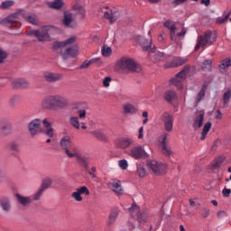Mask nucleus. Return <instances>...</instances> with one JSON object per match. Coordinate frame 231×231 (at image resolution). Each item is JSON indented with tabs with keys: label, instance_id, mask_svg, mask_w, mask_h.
<instances>
[{
	"label": "nucleus",
	"instance_id": "a878e982",
	"mask_svg": "<svg viewBox=\"0 0 231 231\" xmlns=\"http://www.w3.org/2000/svg\"><path fill=\"white\" fill-rule=\"evenodd\" d=\"M76 160L78 164L80 165V167H82L83 169H85V171H88L89 169V158L79 155L76 158Z\"/></svg>",
	"mask_w": 231,
	"mask_h": 231
},
{
	"label": "nucleus",
	"instance_id": "412c9836",
	"mask_svg": "<svg viewBox=\"0 0 231 231\" xmlns=\"http://www.w3.org/2000/svg\"><path fill=\"white\" fill-rule=\"evenodd\" d=\"M203 122H205V112H199L195 118V123L193 124V128L195 131L203 127Z\"/></svg>",
	"mask_w": 231,
	"mask_h": 231
},
{
	"label": "nucleus",
	"instance_id": "393cba45",
	"mask_svg": "<svg viewBox=\"0 0 231 231\" xmlns=\"http://www.w3.org/2000/svg\"><path fill=\"white\" fill-rule=\"evenodd\" d=\"M15 198L18 203H20V205H22L23 207H28V205H30L32 201V197H24L19 193L15 194Z\"/></svg>",
	"mask_w": 231,
	"mask_h": 231
},
{
	"label": "nucleus",
	"instance_id": "49530a36",
	"mask_svg": "<svg viewBox=\"0 0 231 231\" xmlns=\"http://www.w3.org/2000/svg\"><path fill=\"white\" fill-rule=\"evenodd\" d=\"M200 217H202V219H207V217H208V216H210V208L204 207L201 208L200 209Z\"/></svg>",
	"mask_w": 231,
	"mask_h": 231
},
{
	"label": "nucleus",
	"instance_id": "69168bd1",
	"mask_svg": "<svg viewBox=\"0 0 231 231\" xmlns=\"http://www.w3.org/2000/svg\"><path fill=\"white\" fill-rule=\"evenodd\" d=\"M64 42H55L52 45L53 50H59V48L64 47Z\"/></svg>",
	"mask_w": 231,
	"mask_h": 231
},
{
	"label": "nucleus",
	"instance_id": "72a5a7b5",
	"mask_svg": "<svg viewBox=\"0 0 231 231\" xmlns=\"http://www.w3.org/2000/svg\"><path fill=\"white\" fill-rule=\"evenodd\" d=\"M65 154H67V156L69 158H79V156H80V153H79V149H77V147H71L70 149L69 148Z\"/></svg>",
	"mask_w": 231,
	"mask_h": 231
},
{
	"label": "nucleus",
	"instance_id": "4be33fe9",
	"mask_svg": "<svg viewBox=\"0 0 231 231\" xmlns=\"http://www.w3.org/2000/svg\"><path fill=\"white\" fill-rule=\"evenodd\" d=\"M68 98L60 95H56V109H64V107H68Z\"/></svg>",
	"mask_w": 231,
	"mask_h": 231
},
{
	"label": "nucleus",
	"instance_id": "ddd939ff",
	"mask_svg": "<svg viewBox=\"0 0 231 231\" xmlns=\"http://www.w3.org/2000/svg\"><path fill=\"white\" fill-rule=\"evenodd\" d=\"M0 208L3 212H11L12 211V199L6 195L0 197Z\"/></svg>",
	"mask_w": 231,
	"mask_h": 231
},
{
	"label": "nucleus",
	"instance_id": "37998d69",
	"mask_svg": "<svg viewBox=\"0 0 231 231\" xmlns=\"http://www.w3.org/2000/svg\"><path fill=\"white\" fill-rule=\"evenodd\" d=\"M230 98H231V90L229 89L226 91L223 95L224 107H226V106H228V103L230 102Z\"/></svg>",
	"mask_w": 231,
	"mask_h": 231
},
{
	"label": "nucleus",
	"instance_id": "f257e3e1",
	"mask_svg": "<svg viewBox=\"0 0 231 231\" xmlns=\"http://www.w3.org/2000/svg\"><path fill=\"white\" fill-rule=\"evenodd\" d=\"M216 41H217V34L212 32V31H206L203 34L198 36L194 51H198L199 48L207 50V48L212 46Z\"/></svg>",
	"mask_w": 231,
	"mask_h": 231
},
{
	"label": "nucleus",
	"instance_id": "3c124183",
	"mask_svg": "<svg viewBox=\"0 0 231 231\" xmlns=\"http://www.w3.org/2000/svg\"><path fill=\"white\" fill-rule=\"evenodd\" d=\"M223 165V158L218 157L214 160L213 163L211 164L212 169H219Z\"/></svg>",
	"mask_w": 231,
	"mask_h": 231
},
{
	"label": "nucleus",
	"instance_id": "864d4df0",
	"mask_svg": "<svg viewBox=\"0 0 231 231\" xmlns=\"http://www.w3.org/2000/svg\"><path fill=\"white\" fill-rule=\"evenodd\" d=\"M169 56L165 55L163 52H157L154 54L155 60L162 61V60H167Z\"/></svg>",
	"mask_w": 231,
	"mask_h": 231
},
{
	"label": "nucleus",
	"instance_id": "1a4fd4ad",
	"mask_svg": "<svg viewBox=\"0 0 231 231\" xmlns=\"http://www.w3.org/2000/svg\"><path fill=\"white\" fill-rule=\"evenodd\" d=\"M12 131V123H10L8 119L0 120V136H10Z\"/></svg>",
	"mask_w": 231,
	"mask_h": 231
},
{
	"label": "nucleus",
	"instance_id": "ea45409f",
	"mask_svg": "<svg viewBox=\"0 0 231 231\" xmlns=\"http://www.w3.org/2000/svg\"><path fill=\"white\" fill-rule=\"evenodd\" d=\"M51 183H53V180H51V178L47 177L42 180L40 189L46 190L47 189H50L51 187Z\"/></svg>",
	"mask_w": 231,
	"mask_h": 231
},
{
	"label": "nucleus",
	"instance_id": "79ce46f5",
	"mask_svg": "<svg viewBox=\"0 0 231 231\" xmlns=\"http://www.w3.org/2000/svg\"><path fill=\"white\" fill-rule=\"evenodd\" d=\"M137 176L139 178H145L147 176V171H145L143 164H137Z\"/></svg>",
	"mask_w": 231,
	"mask_h": 231
},
{
	"label": "nucleus",
	"instance_id": "f8f14e48",
	"mask_svg": "<svg viewBox=\"0 0 231 231\" xmlns=\"http://www.w3.org/2000/svg\"><path fill=\"white\" fill-rule=\"evenodd\" d=\"M134 144V139L131 137H121L116 141V147L117 149H129Z\"/></svg>",
	"mask_w": 231,
	"mask_h": 231
},
{
	"label": "nucleus",
	"instance_id": "9b49d317",
	"mask_svg": "<svg viewBox=\"0 0 231 231\" xmlns=\"http://www.w3.org/2000/svg\"><path fill=\"white\" fill-rule=\"evenodd\" d=\"M138 42L141 44L143 51H149L154 53L156 51V46L152 47V40H147L144 37L140 36L138 38Z\"/></svg>",
	"mask_w": 231,
	"mask_h": 231
},
{
	"label": "nucleus",
	"instance_id": "c756f323",
	"mask_svg": "<svg viewBox=\"0 0 231 231\" xmlns=\"http://www.w3.org/2000/svg\"><path fill=\"white\" fill-rule=\"evenodd\" d=\"M8 151L12 156H15L21 152V146L16 142H11L9 143Z\"/></svg>",
	"mask_w": 231,
	"mask_h": 231
},
{
	"label": "nucleus",
	"instance_id": "dca6fc26",
	"mask_svg": "<svg viewBox=\"0 0 231 231\" xmlns=\"http://www.w3.org/2000/svg\"><path fill=\"white\" fill-rule=\"evenodd\" d=\"M75 109H78V118L84 120L88 116L87 111L89 109V106H88V103L86 102H79L76 105Z\"/></svg>",
	"mask_w": 231,
	"mask_h": 231
},
{
	"label": "nucleus",
	"instance_id": "c03bdc74",
	"mask_svg": "<svg viewBox=\"0 0 231 231\" xmlns=\"http://www.w3.org/2000/svg\"><path fill=\"white\" fill-rule=\"evenodd\" d=\"M14 5H15V2H14V0L4 1L1 3L0 8H2V10H6V9L14 6Z\"/></svg>",
	"mask_w": 231,
	"mask_h": 231
},
{
	"label": "nucleus",
	"instance_id": "58836bf2",
	"mask_svg": "<svg viewBox=\"0 0 231 231\" xmlns=\"http://www.w3.org/2000/svg\"><path fill=\"white\" fill-rule=\"evenodd\" d=\"M164 100H166V102H172V100H174V98H176V92L172 91V90H168L164 93Z\"/></svg>",
	"mask_w": 231,
	"mask_h": 231
},
{
	"label": "nucleus",
	"instance_id": "8fccbe9b",
	"mask_svg": "<svg viewBox=\"0 0 231 231\" xmlns=\"http://www.w3.org/2000/svg\"><path fill=\"white\" fill-rule=\"evenodd\" d=\"M62 0H55L50 5L51 8H53L54 10H60L62 8Z\"/></svg>",
	"mask_w": 231,
	"mask_h": 231
},
{
	"label": "nucleus",
	"instance_id": "6e6552de",
	"mask_svg": "<svg viewBox=\"0 0 231 231\" xmlns=\"http://www.w3.org/2000/svg\"><path fill=\"white\" fill-rule=\"evenodd\" d=\"M130 156L134 160H141V158H149V154L142 145L134 146L130 150Z\"/></svg>",
	"mask_w": 231,
	"mask_h": 231
},
{
	"label": "nucleus",
	"instance_id": "7ed1b4c3",
	"mask_svg": "<svg viewBox=\"0 0 231 231\" xmlns=\"http://www.w3.org/2000/svg\"><path fill=\"white\" fill-rule=\"evenodd\" d=\"M20 17H22V9L0 20V24L6 28H19V26H21V22L19 21Z\"/></svg>",
	"mask_w": 231,
	"mask_h": 231
},
{
	"label": "nucleus",
	"instance_id": "9d476101",
	"mask_svg": "<svg viewBox=\"0 0 231 231\" xmlns=\"http://www.w3.org/2000/svg\"><path fill=\"white\" fill-rule=\"evenodd\" d=\"M62 24L65 28H77V22L73 19V14L65 11L63 13Z\"/></svg>",
	"mask_w": 231,
	"mask_h": 231
},
{
	"label": "nucleus",
	"instance_id": "4c0bfd02",
	"mask_svg": "<svg viewBox=\"0 0 231 231\" xmlns=\"http://www.w3.org/2000/svg\"><path fill=\"white\" fill-rule=\"evenodd\" d=\"M211 127H212L211 122H208L205 124L203 130H202L201 136H200V140H205V138L207 137V134H208V131H210Z\"/></svg>",
	"mask_w": 231,
	"mask_h": 231
},
{
	"label": "nucleus",
	"instance_id": "13d9d810",
	"mask_svg": "<svg viewBox=\"0 0 231 231\" xmlns=\"http://www.w3.org/2000/svg\"><path fill=\"white\" fill-rule=\"evenodd\" d=\"M8 58V52L4 51L3 49H0V64H3L5 62V60Z\"/></svg>",
	"mask_w": 231,
	"mask_h": 231
},
{
	"label": "nucleus",
	"instance_id": "0e129e2a",
	"mask_svg": "<svg viewBox=\"0 0 231 231\" xmlns=\"http://www.w3.org/2000/svg\"><path fill=\"white\" fill-rule=\"evenodd\" d=\"M77 41V37L71 36L70 38L67 39L63 42L64 46H68V44H73Z\"/></svg>",
	"mask_w": 231,
	"mask_h": 231
},
{
	"label": "nucleus",
	"instance_id": "2f4dec72",
	"mask_svg": "<svg viewBox=\"0 0 231 231\" xmlns=\"http://www.w3.org/2000/svg\"><path fill=\"white\" fill-rule=\"evenodd\" d=\"M60 145L61 149L65 150L66 152V151L71 148V138L69 136H64L63 138L60 139Z\"/></svg>",
	"mask_w": 231,
	"mask_h": 231
},
{
	"label": "nucleus",
	"instance_id": "bf43d9fd",
	"mask_svg": "<svg viewBox=\"0 0 231 231\" xmlns=\"http://www.w3.org/2000/svg\"><path fill=\"white\" fill-rule=\"evenodd\" d=\"M230 14L231 11L228 14H226L224 18H218L217 20V24H223V23H226V21H228V17H230Z\"/></svg>",
	"mask_w": 231,
	"mask_h": 231
},
{
	"label": "nucleus",
	"instance_id": "f03ea898",
	"mask_svg": "<svg viewBox=\"0 0 231 231\" xmlns=\"http://www.w3.org/2000/svg\"><path fill=\"white\" fill-rule=\"evenodd\" d=\"M57 29L53 25H45L41 30H30L27 32L29 37H36L39 42L50 41V35Z\"/></svg>",
	"mask_w": 231,
	"mask_h": 231
},
{
	"label": "nucleus",
	"instance_id": "473e14b6",
	"mask_svg": "<svg viewBox=\"0 0 231 231\" xmlns=\"http://www.w3.org/2000/svg\"><path fill=\"white\" fill-rule=\"evenodd\" d=\"M230 66H231L230 58H226L223 60L218 66L220 73H226V68H230Z\"/></svg>",
	"mask_w": 231,
	"mask_h": 231
},
{
	"label": "nucleus",
	"instance_id": "c85d7f7f",
	"mask_svg": "<svg viewBox=\"0 0 231 231\" xmlns=\"http://www.w3.org/2000/svg\"><path fill=\"white\" fill-rule=\"evenodd\" d=\"M12 86L16 89H24L28 88V86H30V83L26 79H15L14 81H13Z\"/></svg>",
	"mask_w": 231,
	"mask_h": 231
},
{
	"label": "nucleus",
	"instance_id": "e433bc0d",
	"mask_svg": "<svg viewBox=\"0 0 231 231\" xmlns=\"http://www.w3.org/2000/svg\"><path fill=\"white\" fill-rule=\"evenodd\" d=\"M147 217H149L147 212H140V214L137 215V221L140 225H145V223H147Z\"/></svg>",
	"mask_w": 231,
	"mask_h": 231
},
{
	"label": "nucleus",
	"instance_id": "e2e57ef3",
	"mask_svg": "<svg viewBox=\"0 0 231 231\" xmlns=\"http://www.w3.org/2000/svg\"><path fill=\"white\" fill-rule=\"evenodd\" d=\"M78 15H79V19H84L86 17V9L84 7H79Z\"/></svg>",
	"mask_w": 231,
	"mask_h": 231
},
{
	"label": "nucleus",
	"instance_id": "20e7f679",
	"mask_svg": "<svg viewBox=\"0 0 231 231\" xmlns=\"http://www.w3.org/2000/svg\"><path fill=\"white\" fill-rule=\"evenodd\" d=\"M117 68L120 69H129L130 71H135L136 73H140L142 71V68L138 65L134 60L127 57H123L116 62Z\"/></svg>",
	"mask_w": 231,
	"mask_h": 231
},
{
	"label": "nucleus",
	"instance_id": "a211bd4d",
	"mask_svg": "<svg viewBox=\"0 0 231 231\" xmlns=\"http://www.w3.org/2000/svg\"><path fill=\"white\" fill-rule=\"evenodd\" d=\"M167 134L162 135V140L161 141V149L164 156H171L172 154V150L171 149V146L167 144Z\"/></svg>",
	"mask_w": 231,
	"mask_h": 231
},
{
	"label": "nucleus",
	"instance_id": "5fc2aeb1",
	"mask_svg": "<svg viewBox=\"0 0 231 231\" xmlns=\"http://www.w3.org/2000/svg\"><path fill=\"white\" fill-rule=\"evenodd\" d=\"M91 134H93V136H96V138H97L98 140H106V134H104V133H102L101 131H93L91 132Z\"/></svg>",
	"mask_w": 231,
	"mask_h": 231
},
{
	"label": "nucleus",
	"instance_id": "2eb2a0df",
	"mask_svg": "<svg viewBox=\"0 0 231 231\" xmlns=\"http://www.w3.org/2000/svg\"><path fill=\"white\" fill-rule=\"evenodd\" d=\"M79 53V46L73 45L70 48H68L66 50H61L60 55L63 59V60H68L69 57H77V54Z\"/></svg>",
	"mask_w": 231,
	"mask_h": 231
},
{
	"label": "nucleus",
	"instance_id": "603ef678",
	"mask_svg": "<svg viewBox=\"0 0 231 231\" xmlns=\"http://www.w3.org/2000/svg\"><path fill=\"white\" fill-rule=\"evenodd\" d=\"M44 192V189L40 188L36 193H34L31 198L32 201H39L41 199V196H42V193Z\"/></svg>",
	"mask_w": 231,
	"mask_h": 231
},
{
	"label": "nucleus",
	"instance_id": "de8ad7c7",
	"mask_svg": "<svg viewBox=\"0 0 231 231\" xmlns=\"http://www.w3.org/2000/svg\"><path fill=\"white\" fill-rule=\"evenodd\" d=\"M201 68H202L203 71H210V69H212V60H206L202 63Z\"/></svg>",
	"mask_w": 231,
	"mask_h": 231
},
{
	"label": "nucleus",
	"instance_id": "6e6d98bb",
	"mask_svg": "<svg viewBox=\"0 0 231 231\" xmlns=\"http://www.w3.org/2000/svg\"><path fill=\"white\" fill-rule=\"evenodd\" d=\"M80 195L85 194L86 196H89V189L86 186H82L76 189Z\"/></svg>",
	"mask_w": 231,
	"mask_h": 231
},
{
	"label": "nucleus",
	"instance_id": "39448f33",
	"mask_svg": "<svg viewBox=\"0 0 231 231\" xmlns=\"http://www.w3.org/2000/svg\"><path fill=\"white\" fill-rule=\"evenodd\" d=\"M190 69V66H184L183 69L180 70L176 76L170 80V84L176 86L178 89H183V85L181 82L187 79V75H189V71Z\"/></svg>",
	"mask_w": 231,
	"mask_h": 231
},
{
	"label": "nucleus",
	"instance_id": "4468645a",
	"mask_svg": "<svg viewBox=\"0 0 231 231\" xmlns=\"http://www.w3.org/2000/svg\"><path fill=\"white\" fill-rule=\"evenodd\" d=\"M41 127V119L36 118L28 124V132L32 137L37 136Z\"/></svg>",
	"mask_w": 231,
	"mask_h": 231
},
{
	"label": "nucleus",
	"instance_id": "0eeeda50",
	"mask_svg": "<svg viewBox=\"0 0 231 231\" xmlns=\"http://www.w3.org/2000/svg\"><path fill=\"white\" fill-rule=\"evenodd\" d=\"M161 120L164 124V130L167 133H171L172 131V127L174 125V117L169 112H164L161 116Z\"/></svg>",
	"mask_w": 231,
	"mask_h": 231
},
{
	"label": "nucleus",
	"instance_id": "a18cd8bd",
	"mask_svg": "<svg viewBox=\"0 0 231 231\" xmlns=\"http://www.w3.org/2000/svg\"><path fill=\"white\" fill-rule=\"evenodd\" d=\"M101 53L104 57H110L111 53H113V50L111 49V47L104 45L102 47Z\"/></svg>",
	"mask_w": 231,
	"mask_h": 231
},
{
	"label": "nucleus",
	"instance_id": "a19ab883",
	"mask_svg": "<svg viewBox=\"0 0 231 231\" xmlns=\"http://www.w3.org/2000/svg\"><path fill=\"white\" fill-rule=\"evenodd\" d=\"M69 122L74 129H80V121H79V116H71Z\"/></svg>",
	"mask_w": 231,
	"mask_h": 231
},
{
	"label": "nucleus",
	"instance_id": "5701e85b",
	"mask_svg": "<svg viewBox=\"0 0 231 231\" xmlns=\"http://www.w3.org/2000/svg\"><path fill=\"white\" fill-rule=\"evenodd\" d=\"M187 62V60L183 58H174L171 62L164 65V68H178L183 66Z\"/></svg>",
	"mask_w": 231,
	"mask_h": 231
},
{
	"label": "nucleus",
	"instance_id": "bb28decb",
	"mask_svg": "<svg viewBox=\"0 0 231 231\" xmlns=\"http://www.w3.org/2000/svg\"><path fill=\"white\" fill-rule=\"evenodd\" d=\"M104 17L105 19H108V21H110V23H113L118 21V19L120 18V12L115 11L110 14L109 12L106 11L104 13Z\"/></svg>",
	"mask_w": 231,
	"mask_h": 231
},
{
	"label": "nucleus",
	"instance_id": "f3484780",
	"mask_svg": "<svg viewBox=\"0 0 231 231\" xmlns=\"http://www.w3.org/2000/svg\"><path fill=\"white\" fill-rule=\"evenodd\" d=\"M109 189L113 190V192H116V194H124V189H122V182L116 179H113L108 183Z\"/></svg>",
	"mask_w": 231,
	"mask_h": 231
},
{
	"label": "nucleus",
	"instance_id": "423d86ee",
	"mask_svg": "<svg viewBox=\"0 0 231 231\" xmlns=\"http://www.w3.org/2000/svg\"><path fill=\"white\" fill-rule=\"evenodd\" d=\"M147 165L155 176H162L167 172V164L160 163L158 161H148Z\"/></svg>",
	"mask_w": 231,
	"mask_h": 231
},
{
	"label": "nucleus",
	"instance_id": "aec40b11",
	"mask_svg": "<svg viewBox=\"0 0 231 231\" xmlns=\"http://www.w3.org/2000/svg\"><path fill=\"white\" fill-rule=\"evenodd\" d=\"M22 17L24 19L27 23H30V24H33L34 26H37L39 24V20L37 19V15L35 14H30L26 13V11L22 9Z\"/></svg>",
	"mask_w": 231,
	"mask_h": 231
},
{
	"label": "nucleus",
	"instance_id": "4d7b16f0",
	"mask_svg": "<svg viewBox=\"0 0 231 231\" xmlns=\"http://www.w3.org/2000/svg\"><path fill=\"white\" fill-rule=\"evenodd\" d=\"M21 100V97L19 96H14L9 99V105L14 107L15 104H17Z\"/></svg>",
	"mask_w": 231,
	"mask_h": 231
},
{
	"label": "nucleus",
	"instance_id": "052dcab7",
	"mask_svg": "<svg viewBox=\"0 0 231 231\" xmlns=\"http://www.w3.org/2000/svg\"><path fill=\"white\" fill-rule=\"evenodd\" d=\"M71 198H73L75 201H82V196L77 189L72 193Z\"/></svg>",
	"mask_w": 231,
	"mask_h": 231
},
{
	"label": "nucleus",
	"instance_id": "7c9ffc66",
	"mask_svg": "<svg viewBox=\"0 0 231 231\" xmlns=\"http://www.w3.org/2000/svg\"><path fill=\"white\" fill-rule=\"evenodd\" d=\"M42 107L43 109H49V110L55 109L53 106V101L51 99V96H48L42 100Z\"/></svg>",
	"mask_w": 231,
	"mask_h": 231
},
{
	"label": "nucleus",
	"instance_id": "b1692460",
	"mask_svg": "<svg viewBox=\"0 0 231 231\" xmlns=\"http://www.w3.org/2000/svg\"><path fill=\"white\" fill-rule=\"evenodd\" d=\"M119 214L120 209H118V208H115L114 209H112L110 215L108 216L106 225L108 226H110V225H114V223H116V219L118 218Z\"/></svg>",
	"mask_w": 231,
	"mask_h": 231
},
{
	"label": "nucleus",
	"instance_id": "09e8293b",
	"mask_svg": "<svg viewBox=\"0 0 231 231\" xmlns=\"http://www.w3.org/2000/svg\"><path fill=\"white\" fill-rule=\"evenodd\" d=\"M207 91V86L203 85L202 88L197 95V102H201L205 98V92Z\"/></svg>",
	"mask_w": 231,
	"mask_h": 231
},
{
	"label": "nucleus",
	"instance_id": "c9c22d12",
	"mask_svg": "<svg viewBox=\"0 0 231 231\" xmlns=\"http://www.w3.org/2000/svg\"><path fill=\"white\" fill-rule=\"evenodd\" d=\"M123 109H124V113L125 115H129V114L133 115V114L136 113V111H138L136 109V107H134V106H133L131 104L125 105Z\"/></svg>",
	"mask_w": 231,
	"mask_h": 231
},
{
	"label": "nucleus",
	"instance_id": "338daca9",
	"mask_svg": "<svg viewBox=\"0 0 231 231\" xmlns=\"http://www.w3.org/2000/svg\"><path fill=\"white\" fill-rule=\"evenodd\" d=\"M111 80H112L111 77H106L103 80V86L105 88H109Z\"/></svg>",
	"mask_w": 231,
	"mask_h": 231
},
{
	"label": "nucleus",
	"instance_id": "680f3d73",
	"mask_svg": "<svg viewBox=\"0 0 231 231\" xmlns=\"http://www.w3.org/2000/svg\"><path fill=\"white\" fill-rule=\"evenodd\" d=\"M119 167L123 170L125 171L127 167H129V164L127 163L126 160H120L119 161Z\"/></svg>",
	"mask_w": 231,
	"mask_h": 231
},
{
	"label": "nucleus",
	"instance_id": "6ab92c4d",
	"mask_svg": "<svg viewBox=\"0 0 231 231\" xmlns=\"http://www.w3.org/2000/svg\"><path fill=\"white\" fill-rule=\"evenodd\" d=\"M44 79L47 82H59L64 79V76L60 73L45 72Z\"/></svg>",
	"mask_w": 231,
	"mask_h": 231
},
{
	"label": "nucleus",
	"instance_id": "cd10ccee",
	"mask_svg": "<svg viewBox=\"0 0 231 231\" xmlns=\"http://www.w3.org/2000/svg\"><path fill=\"white\" fill-rule=\"evenodd\" d=\"M164 26L170 30L171 41H176V25L174 24V22L166 21Z\"/></svg>",
	"mask_w": 231,
	"mask_h": 231
},
{
	"label": "nucleus",
	"instance_id": "f704fd0d",
	"mask_svg": "<svg viewBox=\"0 0 231 231\" xmlns=\"http://www.w3.org/2000/svg\"><path fill=\"white\" fill-rule=\"evenodd\" d=\"M129 213L132 216V217H138V214H140V207L136 205L135 203L132 204V207L129 208Z\"/></svg>",
	"mask_w": 231,
	"mask_h": 231
},
{
	"label": "nucleus",
	"instance_id": "774afa93",
	"mask_svg": "<svg viewBox=\"0 0 231 231\" xmlns=\"http://www.w3.org/2000/svg\"><path fill=\"white\" fill-rule=\"evenodd\" d=\"M43 134L49 138H53V128H49L48 130L44 131Z\"/></svg>",
	"mask_w": 231,
	"mask_h": 231
}]
</instances>
